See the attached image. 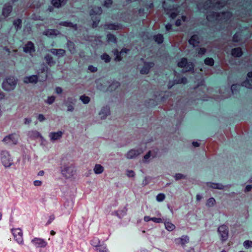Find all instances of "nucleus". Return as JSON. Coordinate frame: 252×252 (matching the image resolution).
<instances>
[{
    "label": "nucleus",
    "instance_id": "9d476101",
    "mask_svg": "<svg viewBox=\"0 0 252 252\" xmlns=\"http://www.w3.org/2000/svg\"><path fill=\"white\" fill-rule=\"evenodd\" d=\"M18 135L15 133H12L6 136L3 139V141L9 145H16L18 143Z\"/></svg>",
    "mask_w": 252,
    "mask_h": 252
},
{
    "label": "nucleus",
    "instance_id": "79ce46f5",
    "mask_svg": "<svg viewBox=\"0 0 252 252\" xmlns=\"http://www.w3.org/2000/svg\"><path fill=\"white\" fill-rule=\"evenodd\" d=\"M100 58L106 63H108L111 61L110 57L106 53H103L102 55H101Z\"/></svg>",
    "mask_w": 252,
    "mask_h": 252
},
{
    "label": "nucleus",
    "instance_id": "5701e85b",
    "mask_svg": "<svg viewBox=\"0 0 252 252\" xmlns=\"http://www.w3.org/2000/svg\"><path fill=\"white\" fill-rule=\"evenodd\" d=\"M142 152L141 149L130 150L126 154V157L127 158L131 159L136 157Z\"/></svg>",
    "mask_w": 252,
    "mask_h": 252
},
{
    "label": "nucleus",
    "instance_id": "bf43d9fd",
    "mask_svg": "<svg viewBox=\"0 0 252 252\" xmlns=\"http://www.w3.org/2000/svg\"><path fill=\"white\" fill-rule=\"evenodd\" d=\"M126 175L129 177H133L135 176V173L132 170H128Z\"/></svg>",
    "mask_w": 252,
    "mask_h": 252
},
{
    "label": "nucleus",
    "instance_id": "2eb2a0df",
    "mask_svg": "<svg viewBox=\"0 0 252 252\" xmlns=\"http://www.w3.org/2000/svg\"><path fill=\"white\" fill-rule=\"evenodd\" d=\"M32 243L37 248H44L47 245L44 239L40 238H34L32 240Z\"/></svg>",
    "mask_w": 252,
    "mask_h": 252
},
{
    "label": "nucleus",
    "instance_id": "864d4df0",
    "mask_svg": "<svg viewBox=\"0 0 252 252\" xmlns=\"http://www.w3.org/2000/svg\"><path fill=\"white\" fill-rule=\"evenodd\" d=\"M55 100V97L54 96H48L45 102L48 104H52Z\"/></svg>",
    "mask_w": 252,
    "mask_h": 252
},
{
    "label": "nucleus",
    "instance_id": "39448f33",
    "mask_svg": "<svg viewBox=\"0 0 252 252\" xmlns=\"http://www.w3.org/2000/svg\"><path fill=\"white\" fill-rule=\"evenodd\" d=\"M102 10L101 7H95L93 8L90 11V15L92 16V18L93 20V27L96 28L100 21V18L98 16H96L94 20L93 16L94 15H100L102 13Z\"/></svg>",
    "mask_w": 252,
    "mask_h": 252
},
{
    "label": "nucleus",
    "instance_id": "09e8293b",
    "mask_svg": "<svg viewBox=\"0 0 252 252\" xmlns=\"http://www.w3.org/2000/svg\"><path fill=\"white\" fill-rule=\"evenodd\" d=\"M126 211L127 210L126 208H123V209L122 210H118V218L121 219L124 217L126 215Z\"/></svg>",
    "mask_w": 252,
    "mask_h": 252
},
{
    "label": "nucleus",
    "instance_id": "6e6552de",
    "mask_svg": "<svg viewBox=\"0 0 252 252\" xmlns=\"http://www.w3.org/2000/svg\"><path fill=\"white\" fill-rule=\"evenodd\" d=\"M160 216V214L158 213V217ZM158 223H163L165 228L169 231H171L175 228V226L170 220L166 218L158 217Z\"/></svg>",
    "mask_w": 252,
    "mask_h": 252
},
{
    "label": "nucleus",
    "instance_id": "a19ab883",
    "mask_svg": "<svg viewBox=\"0 0 252 252\" xmlns=\"http://www.w3.org/2000/svg\"><path fill=\"white\" fill-rule=\"evenodd\" d=\"M22 20L18 19L15 20L13 22V25L15 26L17 31L20 29L21 28Z\"/></svg>",
    "mask_w": 252,
    "mask_h": 252
},
{
    "label": "nucleus",
    "instance_id": "f257e3e1",
    "mask_svg": "<svg viewBox=\"0 0 252 252\" xmlns=\"http://www.w3.org/2000/svg\"><path fill=\"white\" fill-rule=\"evenodd\" d=\"M225 4V1H216V0H209L206 1L203 4L199 3L197 6L199 10L202 9L208 10L209 8H220Z\"/></svg>",
    "mask_w": 252,
    "mask_h": 252
},
{
    "label": "nucleus",
    "instance_id": "de8ad7c7",
    "mask_svg": "<svg viewBox=\"0 0 252 252\" xmlns=\"http://www.w3.org/2000/svg\"><path fill=\"white\" fill-rule=\"evenodd\" d=\"M216 203V200L213 197H210L209 198L206 202V206L211 207L214 206Z\"/></svg>",
    "mask_w": 252,
    "mask_h": 252
},
{
    "label": "nucleus",
    "instance_id": "5fc2aeb1",
    "mask_svg": "<svg viewBox=\"0 0 252 252\" xmlns=\"http://www.w3.org/2000/svg\"><path fill=\"white\" fill-rule=\"evenodd\" d=\"M206 52V49L204 48H201L198 51V55L199 56H202Z\"/></svg>",
    "mask_w": 252,
    "mask_h": 252
},
{
    "label": "nucleus",
    "instance_id": "9b49d317",
    "mask_svg": "<svg viewBox=\"0 0 252 252\" xmlns=\"http://www.w3.org/2000/svg\"><path fill=\"white\" fill-rule=\"evenodd\" d=\"M15 240L19 244H22L23 242V233L20 228H13L11 229Z\"/></svg>",
    "mask_w": 252,
    "mask_h": 252
},
{
    "label": "nucleus",
    "instance_id": "a18cd8bd",
    "mask_svg": "<svg viewBox=\"0 0 252 252\" xmlns=\"http://www.w3.org/2000/svg\"><path fill=\"white\" fill-rule=\"evenodd\" d=\"M155 156L153 154V152L150 151L147 154H146L144 157V161L147 162L148 160L150 158H154Z\"/></svg>",
    "mask_w": 252,
    "mask_h": 252
},
{
    "label": "nucleus",
    "instance_id": "338daca9",
    "mask_svg": "<svg viewBox=\"0 0 252 252\" xmlns=\"http://www.w3.org/2000/svg\"><path fill=\"white\" fill-rule=\"evenodd\" d=\"M163 41V35L158 33V44H161Z\"/></svg>",
    "mask_w": 252,
    "mask_h": 252
},
{
    "label": "nucleus",
    "instance_id": "ea45409f",
    "mask_svg": "<svg viewBox=\"0 0 252 252\" xmlns=\"http://www.w3.org/2000/svg\"><path fill=\"white\" fill-rule=\"evenodd\" d=\"M113 52L114 53V55L115 56V61L119 62L122 60V58L121 56L122 55V54H121V53L120 52H119L117 49H115L113 51Z\"/></svg>",
    "mask_w": 252,
    "mask_h": 252
},
{
    "label": "nucleus",
    "instance_id": "603ef678",
    "mask_svg": "<svg viewBox=\"0 0 252 252\" xmlns=\"http://www.w3.org/2000/svg\"><path fill=\"white\" fill-rule=\"evenodd\" d=\"M241 86L239 84H233L231 86V90L232 94H234L240 88Z\"/></svg>",
    "mask_w": 252,
    "mask_h": 252
},
{
    "label": "nucleus",
    "instance_id": "7ed1b4c3",
    "mask_svg": "<svg viewBox=\"0 0 252 252\" xmlns=\"http://www.w3.org/2000/svg\"><path fill=\"white\" fill-rule=\"evenodd\" d=\"M17 80L13 76H10L5 79L2 84L3 90L6 91L13 90L17 85Z\"/></svg>",
    "mask_w": 252,
    "mask_h": 252
},
{
    "label": "nucleus",
    "instance_id": "c9c22d12",
    "mask_svg": "<svg viewBox=\"0 0 252 252\" xmlns=\"http://www.w3.org/2000/svg\"><path fill=\"white\" fill-rule=\"evenodd\" d=\"M91 245L94 247L97 248L100 244V241L99 239L97 237L93 238L90 241Z\"/></svg>",
    "mask_w": 252,
    "mask_h": 252
},
{
    "label": "nucleus",
    "instance_id": "aec40b11",
    "mask_svg": "<svg viewBox=\"0 0 252 252\" xmlns=\"http://www.w3.org/2000/svg\"><path fill=\"white\" fill-rule=\"evenodd\" d=\"M38 77L37 75H32L26 76L24 78L23 81L26 84H35L38 82Z\"/></svg>",
    "mask_w": 252,
    "mask_h": 252
},
{
    "label": "nucleus",
    "instance_id": "20e7f679",
    "mask_svg": "<svg viewBox=\"0 0 252 252\" xmlns=\"http://www.w3.org/2000/svg\"><path fill=\"white\" fill-rule=\"evenodd\" d=\"M0 158L2 165L5 168L10 167L13 164V159L9 152L6 150H3L1 152Z\"/></svg>",
    "mask_w": 252,
    "mask_h": 252
},
{
    "label": "nucleus",
    "instance_id": "423d86ee",
    "mask_svg": "<svg viewBox=\"0 0 252 252\" xmlns=\"http://www.w3.org/2000/svg\"><path fill=\"white\" fill-rule=\"evenodd\" d=\"M212 16L217 20H221L227 21L232 16V14L229 11H226L222 13H217L213 12L212 13Z\"/></svg>",
    "mask_w": 252,
    "mask_h": 252
},
{
    "label": "nucleus",
    "instance_id": "69168bd1",
    "mask_svg": "<svg viewBox=\"0 0 252 252\" xmlns=\"http://www.w3.org/2000/svg\"><path fill=\"white\" fill-rule=\"evenodd\" d=\"M33 185L35 186H40L42 185V182L39 180H35L33 182Z\"/></svg>",
    "mask_w": 252,
    "mask_h": 252
},
{
    "label": "nucleus",
    "instance_id": "412c9836",
    "mask_svg": "<svg viewBox=\"0 0 252 252\" xmlns=\"http://www.w3.org/2000/svg\"><path fill=\"white\" fill-rule=\"evenodd\" d=\"M242 86H244L247 88H252V72H250L247 74L246 80L242 84Z\"/></svg>",
    "mask_w": 252,
    "mask_h": 252
},
{
    "label": "nucleus",
    "instance_id": "4468645a",
    "mask_svg": "<svg viewBox=\"0 0 252 252\" xmlns=\"http://www.w3.org/2000/svg\"><path fill=\"white\" fill-rule=\"evenodd\" d=\"M76 99L72 97H68L66 100L64 101V103L67 106V111L69 112H72L74 109V105L75 104Z\"/></svg>",
    "mask_w": 252,
    "mask_h": 252
},
{
    "label": "nucleus",
    "instance_id": "c85d7f7f",
    "mask_svg": "<svg viewBox=\"0 0 252 252\" xmlns=\"http://www.w3.org/2000/svg\"><path fill=\"white\" fill-rule=\"evenodd\" d=\"M67 0H52V4L56 8H60L64 5Z\"/></svg>",
    "mask_w": 252,
    "mask_h": 252
},
{
    "label": "nucleus",
    "instance_id": "4be33fe9",
    "mask_svg": "<svg viewBox=\"0 0 252 252\" xmlns=\"http://www.w3.org/2000/svg\"><path fill=\"white\" fill-rule=\"evenodd\" d=\"M12 10V6L10 3H7L4 4L2 11V14L5 17L9 16V14Z\"/></svg>",
    "mask_w": 252,
    "mask_h": 252
},
{
    "label": "nucleus",
    "instance_id": "cd10ccee",
    "mask_svg": "<svg viewBox=\"0 0 252 252\" xmlns=\"http://www.w3.org/2000/svg\"><path fill=\"white\" fill-rule=\"evenodd\" d=\"M110 114V109L108 106L103 107L100 111L99 115L101 119H104Z\"/></svg>",
    "mask_w": 252,
    "mask_h": 252
},
{
    "label": "nucleus",
    "instance_id": "2f4dec72",
    "mask_svg": "<svg viewBox=\"0 0 252 252\" xmlns=\"http://www.w3.org/2000/svg\"><path fill=\"white\" fill-rule=\"evenodd\" d=\"M28 136L32 139H36L41 137L40 133L36 130H31L28 132Z\"/></svg>",
    "mask_w": 252,
    "mask_h": 252
},
{
    "label": "nucleus",
    "instance_id": "a211bd4d",
    "mask_svg": "<svg viewBox=\"0 0 252 252\" xmlns=\"http://www.w3.org/2000/svg\"><path fill=\"white\" fill-rule=\"evenodd\" d=\"M23 51L26 53L34 52L35 50L34 44L32 41H28L23 47Z\"/></svg>",
    "mask_w": 252,
    "mask_h": 252
},
{
    "label": "nucleus",
    "instance_id": "774afa93",
    "mask_svg": "<svg viewBox=\"0 0 252 252\" xmlns=\"http://www.w3.org/2000/svg\"><path fill=\"white\" fill-rule=\"evenodd\" d=\"M252 189V185H247L245 189V191L248 192L250 191Z\"/></svg>",
    "mask_w": 252,
    "mask_h": 252
},
{
    "label": "nucleus",
    "instance_id": "4c0bfd02",
    "mask_svg": "<svg viewBox=\"0 0 252 252\" xmlns=\"http://www.w3.org/2000/svg\"><path fill=\"white\" fill-rule=\"evenodd\" d=\"M95 250L98 252H109L106 245L104 243L96 248Z\"/></svg>",
    "mask_w": 252,
    "mask_h": 252
},
{
    "label": "nucleus",
    "instance_id": "1a4fd4ad",
    "mask_svg": "<svg viewBox=\"0 0 252 252\" xmlns=\"http://www.w3.org/2000/svg\"><path fill=\"white\" fill-rule=\"evenodd\" d=\"M218 231L220 235V239L222 241H225L228 237V227L222 225L219 227Z\"/></svg>",
    "mask_w": 252,
    "mask_h": 252
},
{
    "label": "nucleus",
    "instance_id": "3c124183",
    "mask_svg": "<svg viewBox=\"0 0 252 252\" xmlns=\"http://www.w3.org/2000/svg\"><path fill=\"white\" fill-rule=\"evenodd\" d=\"M244 247L246 249H249L252 247V241L249 240H246L243 243Z\"/></svg>",
    "mask_w": 252,
    "mask_h": 252
},
{
    "label": "nucleus",
    "instance_id": "7c9ffc66",
    "mask_svg": "<svg viewBox=\"0 0 252 252\" xmlns=\"http://www.w3.org/2000/svg\"><path fill=\"white\" fill-rule=\"evenodd\" d=\"M66 46L71 54H73L75 53V45L73 42L69 40H67Z\"/></svg>",
    "mask_w": 252,
    "mask_h": 252
},
{
    "label": "nucleus",
    "instance_id": "dca6fc26",
    "mask_svg": "<svg viewBox=\"0 0 252 252\" xmlns=\"http://www.w3.org/2000/svg\"><path fill=\"white\" fill-rule=\"evenodd\" d=\"M206 186L208 188L220 190H223L225 187L229 188L230 186V185H227L225 186L220 183H216L212 182H207L206 183Z\"/></svg>",
    "mask_w": 252,
    "mask_h": 252
},
{
    "label": "nucleus",
    "instance_id": "a878e982",
    "mask_svg": "<svg viewBox=\"0 0 252 252\" xmlns=\"http://www.w3.org/2000/svg\"><path fill=\"white\" fill-rule=\"evenodd\" d=\"M104 28L111 30H118L122 28V25L118 23H108L104 25Z\"/></svg>",
    "mask_w": 252,
    "mask_h": 252
},
{
    "label": "nucleus",
    "instance_id": "58836bf2",
    "mask_svg": "<svg viewBox=\"0 0 252 252\" xmlns=\"http://www.w3.org/2000/svg\"><path fill=\"white\" fill-rule=\"evenodd\" d=\"M107 39L108 42H112L114 43H117V39L116 37L115 36V35L111 33L107 34Z\"/></svg>",
    "mask_w": 252,
    "mask_h": 252
},
{
    "label": "nucleus",
    "instance_id": "0e129e2a",
    "mask_svg": "<svg viewBox=\"0 0 252 252\" xmlns=\"http://www.w3.org/2000/svg\"><path fill=\"white\" fill-rule=\"evenodd\" d=\"M56 93L58 94H61L63 92V89L60 87H57L56 88Z\"/></svg>",
    "mask_w": 252,
    "mask_h": 252
},
{
    "label": "nucleus",
    "instance_id": "37998d69",
    "mask_svg": "<svg viewBox=\"0 0 252 252\" xmlns=\"http://www.w3.org/2000/svg\"><path fill=\"white\" fill-rule=\"evenodd\" d=\"M187 83V79L186 77H182L181 79H175L174 80V84H184Z\"/></svg>",
    "mask_w": 252,
    "mask_h": 252
},
{
    "label": "nucleus",
    "instance_id": "c03bdc74",
    "mask_svg": "<svg viewBox=\"0 0 252 252\" xmlns=\"http://www.w3.org/2000/svg\"><path fill=\"white\" fill-rule=\"evenodd\" d=\"M204 63L206 65L212 66L214 64V60L212 58H207L204 60Z\"/></svg>",
    "mask_w": 252,
    "mask_h": 252
},
{
    "label": "nucleus",
    "instance_id": "f3484780",
    "mask_svg": "<svg viewBox=\"0 0 252 252\" xmlns=\"http://www.w3.org/2000/svg\"><path fill=\"white\" fill-rule=\"evenodd\" d=\"M154 63L153 62H145L144 66L141 68L140 72L141 74H147L149 73L150 69L153 67Z\"/></svg>",
    "mask_w": 252,
    "mask_h": 252
},
{
    "label": "nucleus",
    "instance_id": "e2e57ef3",
    "mask_svg": "<svg viewBox=\"0 0 252 252\" xmlns=\"http://www.w3.org/2000/svg\"><path fill=\"white\" fill-rule=\"evenodd\" d=\"M165 195L163 193H158V202L162 201L165 199Z\"/></svg>",
    "mask_w": 252,
    "mask_h": 252
},
{
    "label": "nucleus",
    "instance_id": "f704fd0d",
    "mask_svg": "<svg viewBox=\"0 0 252 252\" xmlns=\"http://www.w3.org/2000/svg\"><path fill=\"white\" fill-rule=\"evenodd\" d=\"M44 59H45L47 63L49 66H51L55 64V62L54 61L53 58H52V57L51 55H50L49 54L46 55L45 56Z\"/></svg>",
    "mask_w": 252,
    "mask_h": 252
},
{
    "label": "nucleus",
    "instance_id": "6ab92c4d",
    "mask_svg": "<svg viewBox=\"0 0 252 252\" xmlns=\"http://www.w3.org/2000/svg\"><path fill=\"white\" fill-rule=\"evenodd\" d=\"M53 55L57 56L58 58L63 57L65 54V51L63 49L52 48L49 51Z\"/></svg>",
    "mask_w": 252,
    "mask_h": 252
},
{
    "label": "nucleus",
    "instance_id": "49530a36",
    "mask_svg": "<svg viewBox=\"0 0 252 252\" xmlns=\"http://www.w3.org/2000/svg\"><path fill=\"white\" fill-rule=\"evenodd\" d=\"M80 99L84 104H85L89 103L90 101V98L85 95H82L80 96Z\"/></svg>",
    "mask_w": 252,
    "mask_h": 252
},
{
    "label": "nucleus",
    "instance_id": "473e14b6",
    "mask_svg": "<svg viewBox=\"0 0 252 252\" xmlns=\"http://www.w3.org/2000/svg\"><path fill=\"white\" fill-rule=\"evenodd\" d=\"M231 54L233 56L240 57L242 55V51L240 47L235 48L232 50Z\"/></svg>",
    "mask_w": 252,
    "mask_h": 252
},
{
    "label": "nucleus",
    "instance_id": "f8f14e48",
    "mask_svg": "<svg viewBox=\"0 0 252 252\" xmlns=\"http://www.w3.org/2000/svg\"><path fill=\"white\" fill-rule=\"evenodd\" d=\"M178 66L180 67H186V71L193 69L194 66L191 63H188L186 58H183L178 62Z\"/></svg>",
    "mask_w": 252,
    "mask_h": 252
},
{
    "label": "nucleus",
    "instance_id": "680f3d73",
    "mask_svg": "<svg viewBox=\"0 0 252 252\" xmlns=\"http://www.w3.org/2000/svg\"><path fill=\"white\" fill-rule=\"evenodd\" d=\"M149 239L152 243H154L157 241V238L155 237L154 235H151L149 234Z\"/></svg>",
    "mask_w": 252,
    "mask_h": 252
},
{
    "label": "nucleus",
    "instance_id": "0eeeda50",
    "mask_svg": "<svg viewBox=\"0 0 252 252\" xmlns=\"http://www.w3.org/2000/svg\"><path fill=\"white\" fill-rule=\"evenodd\" d=\"M162 6L166 11L167 14L169 15L170 17L172 19H174L178 15V11L177 7H175L174 6L167 7L165 1L163 3Z\"/></svg>",
    "mask_w": 252,
    "mask_h": 252
},
{
    "label": "nucleus",
    "instance_id": "c756f323",
    "mask_svg": "<svg viewBox=\"0 0 252 252\" xmlns=\"http://www.w3.org/2000/svg\"><path fill=\"white\" fill-rule=\"evenodd\" d=\"M59 25L63 26L66 27H70L73 28L75 30H77V24H74L68 21H62L59 23Z\"/></svg>",
    "mask_w": 252,
    "mask_h": 252
},
{
    "label": "nucleus",
    "instance_id": "f03ea898",
    "mask_svg": "<svg viewBox=\"0 0 252 252\" xmlns=\"http://www.w3.org/2000/svg\"><path fill=\"white\" fill-rule=\"evenodd\" d=\"M76 171L74 165L72 163L63 164L61 167V172L62 176L66 179L71 178Z\"/></svg>",
    "mask_w": 252,
    "mask_h": 252
},
{
    "label": "nucleus",
    "instance_id": "72a5a7b5",
    "mask_svg": "<svg viewBox=\"0 0 252 252\" xmlns=\"http://www.w3.org/2000/svg\"><path fill=\"white\" fill-rule=\"evenodd\" d=\"M94 171L95 174H100L102 173L104 171L103 167L99 164H96L95 165Z\"/></svg>",
    "mask_w": 252,
    "mask_h": 252
},
{
    "label": "nucleus",
    "instance_id": "393cba45",
    "mask_svg": "<svg viewBox=\"0 0 252 252\" xmlns=\"http://www.w3.org/2000/svg\"><path fill=\"white\" fill-rule=\"evenodd\" d=\"M63 132L58 131L57 132H52L49 134V137L52 141H55L59 140L62 137Z\"/></svg>",
    "mask_w": 252,
    "mask_h": 252
},
{
    "label": "nucleus",
    "instance_id": "e433bc0d",
    "mask_svg": "<svg viewBox=\"0 0 252 252\" xmlns=\"http://www.w3.org/2000/svg\"><path fill=\"white\" fill-rule=\"evenodd\" d=\"M59 33V32L58 30L55 29H50L46 31L45 34L49 36H56Z\"/></svg>",
    "mask_w": 252,
    "mask_h": 252
},
{
    "label": "nucleus",
    "instance_id": "13d9d810",
    "mask_svg": "<svg viewBox=\"0 0 252 252\" xmlns=\"http://www.w3.org/2000/svg\"><path fill=\"white\" fill-rule=\"evenodd\" d=\"M240 40L239 34L236 33L233 36V41L234 42H238Z\"/></svg>",
    "mask_w": 252,
    "mask_h": 252
},
{
    "label": "nucleus",
    "instance_id": "8fccbe9b",
    "mask_svg": "<svg viewBox=\"0 0 252 252\" xmlns=\"http://www.w3.org/2000/svg\"><path fill=\"white\" fill-rule=\"evenodd\" d=\"M176 181H178L181 179H186V176L181 173H177L174 176Z\"/></svg>",
    "mask_w": 252,
    "mask_h": 252
},
{
    "label": "nucleus",
    "instance_id": "b1692460",
    "mask_svg": "<svg viewBox=\"0 0 252 252\" xmlns=\"http://www.w3.org/2000/svg\"><path fill=\"white\" fill-rule=\"evenodd\" d=\"M189 242V238L188 236L183 235L180 238L175 239V243L178 245H181L184 247L186 244Z\"/></svg>",
    "mask_w": 252,
    "mask_h": 252
},
{
    "label": "nucleus",
    "instance_id": "bb28decb",
    "mask_svg": "<svg viewBox=\"0 0 252 252\" xmlns=\"http://www.w3.org/2000/svg\"><path fill=\"white\" fill-rule=\"evenodd\" d=\"M189 42L193 47L197 46L200 42L199 36L196 34L192 35L189 39Z\"/></svg>",
    "mask_w": 252,
    "mask_h": 252
},
{
    "label": "nucleus",
    "instance_id": "6e6d98bb",
    "mask_svg": "<svg viewBox=\"0 0 252 252\" xmlns=\"http://www.w3.org/2000/svg\"><path fill=\"white\" fill-rule=\"evenodd\" d=\"M88 70L91 72H95L97 71V68L92 65H90L88 66Z\"/></svg>",
    "mask_w": 252,
    "mask_h": 252
},
{
    "label": "nucleus",
    "instance_id": "052dcab7",
    "mask_svg": "<svg viewBox=\"0 0 252 252\" xmlns=\"http://www.w3.org/2000/svg\"><path fill=\"white\" fill-rule=\"evenodd\" d=\"M37 119L39 122H42L45 120V117L43 114H39L37 117Z\"/></svg>",
    "mask_w": 252,
    "mask_h": 252
},
{
    "label": "nucleus",
    "instance_id": "4d7b16f0",
    "mask_svg": "<svg viewBox=\"0 0 252 252\" xmlns=\"http://www.w3.org/2000/svg\"><path fill=\"white\" fill-rule=\"evenodd\" d=\"M112 4V0H105L104 1V5L106 7H109Z\"/></svg>",
    "mask_w": 252,
    "mask_h": 252
},
{
    "label": "nucleus",
    "instance_id": "ddd939ff",
    "mask_svg": "<svg viewBox=\"0 0 252 252\" xmlns=\"http://www.w3.org/2000/svg\"><path fill=\"white\" fill-rule=\"evenodd\" d=\"M144 220L147 223L146 225L149 229H152L153 227H156L158 223V218L156 217L145 216L144 218Z\"/></svg>",
    "mask_w": 252,
    "mask_h": 252
}]
</instances>
